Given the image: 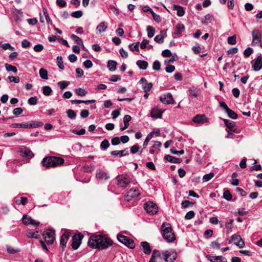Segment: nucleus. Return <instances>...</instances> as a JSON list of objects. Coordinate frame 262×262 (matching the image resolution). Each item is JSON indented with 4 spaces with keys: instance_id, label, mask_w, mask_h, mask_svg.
Here are the masks:
<instances>
[{
    "instance_id": "obj_1",
    "label": "nucleus",
    "mask_w": 262,
    "mask_h": 262,
    "mask_svg": "<svg viewBox=\"0 0 262 262\" xmlns=\"http://www.w3.org/2000/svg\"><path fill=\"white\" fill-rule=\"evenodd\" d=\"M112 241L101 235H92L89 238L88 245L90 247L98 249L107 248L112 245Z\"/></svg>"
},
{
    "instance_id": "obj_2",
    "label": "nucleus",
    "mask_w": 262,
    "mask_h": 262,
    "mask_svg": "<svg viewBox=\"0 0 262 262\" xmlns=\"http://www.w3.org/2000/svg\"><path fill=\"white\" fill-rule=\"evenodd\" d=\"M176 258V252L172 250L165 251L160 253L158 250H155L149 262H173Z\"/></svg>"
},
{
    "instance_id": "obj_3",
    "label": "nucleus",
    "mask_w": 262,
    "mask_h": 262,
    "mask_svg": "<svg viewBox=\"0 0 262 262\" xmlns=\"http://www.w3.org/2000/svg\"><path fill=\"white\" fill-rule=\"evenodd\" d=\"M64 162V160L63 158L54 156L45 157L42 161V165L47 168L61 166Z\"/></svg>"
},
{
    "instance_id": "obj_4",
    "label": "nucleus",
    "mask_w": 262,
    "mask_h": 262,
    "mask_svg": "<svg viewBox=\"0 0 262 262\" xmlns=\"http://www.w3.org/2000/svg\"><path fill=\"white\" fill-rule=\"evenodd\" d=\"M162 235L164 239L168 243H171L176 239L175 235L170 224L163 223L161 226Z\"/></svg>"
},
{
    "instance_id": "obj_5",
    "label": "nucleus",
    "mask_w": 262,
    "mask_h": 262,
    "mask_svg": "<svg viewBox=\"0 0 262 262\" xmlns=\"http://www.w3.org/2000/svg\"><path fill=\"white\" fill-rule=\"evenodd\" d=\"M43 123L40 121H31L29 122L22 123H14L12 124V127L15 128H32L40 127L42 126Z\"/></svg>"
},
{
    "instance_id": "obj_6",
    "label": "nucleus",
    "mask_w": 262,
    "mask_h": 262,
    "mask_svg": "<svg viewBox=\"0 0 262 262\" xmlns=\"http://www.w3.org/2000/svg\"><path fill=\"white\" fill-rule=\"evenodd\" d=\"M116 179L118 186L123 188L126 187L130 182V178L127 174L119 175Z\"/></svg>"
},
{
    "instance_id": "obj_7",
    "label": "nucleus",
    "mask_w": 262,
    "mask_h": 262,
    "mask_svg": "<svg viewBox=\"0 0 262 262\" xmlns=\"http://www.w3.org/2000/svg\"><path fill=\"white\" fill-rule=\"evenodd\" d=\"M252 45L261 46V34L259 29L254 28L252 32Z\"/></svg>"
},
{
    "instance_id": "obj_8",
    "label": "nucleus",
    "mask_w": 262,
    "mask_h": 262,
    "mask_svg": "<svg viewBox=\"0 0 262 262\" xmlns=\"http://www.w3.org/2000/svg\"><path fill=\"white\" fill-rule=\"evenodd\" d=\"M117 239L120 243L125 245L130 249H134L135 247V244L134 241L127 236L122 234H118Z\"/></svg>"
},
{
    "instance_id": "obj_9",
    "label": "nucleus",
    "mask_w": 262,
    "mask_h": 262,
    "mask_svg": "<svg viewBox=\"0 0 262 262\" xmlns=\"http://www.w3.org/2000/svg\"><path fill=\"white\" fill-rule=\"evenodd\" d=\"M44 239L48 245L52 244L55 239V231L53 230H47L43 234Z\"/></svg>"
},
{
    "instance_id": "obj_10",
    "label": "nucleus",
    "mask_w": 262,
    "mask_h": 262,
    "mask_svg": "<svg viewBox=\"0 0 262 262\" xmlns=\"http://www.w3.org/2000/svg\"><path fill=\"white\" fill-rule=\"evenodd\" d=\"M144 208L147 213L151 214H156L158 210L157 205L151 201H148L144 205Z\"/></svg>"
},
{
    "instance_id": "obj_11",
    "label": "nucleus",
    "mask_w": 262,
    "mask_h": 262,
    "mask_svg": "<svg viewBox=\"0 0 262 262\" xmlns=\"http://www.w3.org/2000/svg\"><path fill=\"white\" fill-rule=\"evenodd\" d=\"M83 237V235L80 233L76 234L72 237L71 246L73 249L76 250L78 248L81 243V240Z\"/></svg>"
},
{
    "instance_id": "obj_12",
    "label": "nucleus",
    "mask_w": 262,
    "mask_h": 262,
    "mask_svg": "<svg viewBox=\"0 0 262 262\" xmlns=\"http://www.w3.org/2000/svg\"><path fill=\"white\" fill-rule=\"evenodd\" d=\"M71 233L68 230H65L63 234L62 235L60 240V248L63 251L66 246L67 243L71 236Z\"/></svg>"
},
{
    "instance_id": "obj_13",
    "label": "nucleus",
    "mask_w": 262,
    "mask_h": 262,
    "mask_svg": "<svg viewBox=\"0 0 262 262\" xmlns=\"http://www.w3.org/2000/svg\"><path fill=\"white\" fill-rule=\"evenodd\" d=\"M23 223L25 225H31L34 226H38L40 223L35 220H33L31 217L25 214L22 218Z\"/></svg>"
},
{
    "instance_id": "obj_14",
    "label": "nucleus",
    "mask_w": 262,
    "mask_h": 262,
    "mask_svg": "<svg viewBox=\"0 0 262 262\" xmlns=\"http://www.w3.org/2000/svg\"><path fill=\"white\" fill-rule=\"evenodd\" d=\"M185 30V27L184 24L182 23L178 24L176 26V29L174 32L172 33V36L173 38H179L182 36V33Z\"/></svg>"
},
{
    "instance_id": "obj_15",
    "label": "nucleus",
    "mask_w": 262,
    "mask_h": 262,
    "mask_svg": "<svg viewBox=\"0 0 262 262\" xmlns=\"http://www.w3.org/2000/svg\"><path fill=\"white\" fill-rule=\"evenodd\" d=\"M96 177L100 181H105L110 178L108 173L102 170L101 169H98L96 171Z\"/></svg>"
},
{
    "instance_id": "obj_16",
    "label": "nucleus",
    "mask_w": 262,
    "mask_h": 262,
    "mask_svg": "<svg viewBox=\"0 0 262 262\" xmlns=\"http://www.w3.org/2000/svg\"><path fill=\"white\" fill-rule=\"evenodd\" d=\"M160 100L163 103L165 104H171L174 102L172 96L170 93L161 96Z\"/></svg>"
},
{
    "instance_id": "obj_17",
    "label": "nucleus",
    "mask_w": 262,
    "mask_h": 262,
    "mask_svg": "<svg viewBox=\"0 0 262 262\" xmlns=\"http://www.w3.org/2000/svg\"><path fill=\"white\" fill-rule=\"evenodd\" d=\"M232 241L234 242L235 245L239 248H242L245 246L244 241L242 239L239 235L233 234L231 236Z\"/></svg>"
},
{
    "instance_id": "obj_18",
    "label": "nucleus",
    "mask_w": 262,
    "mask_h": 262,
    "mask_svg": "<svg viewBox=\"0 0 262 262\" xmlns=\"http://www.w3.org/2000/svg\"><path fill=\"white\" fill-rule=\"evenodd\" d=\"M252 67L254 71H258L262 69V56H258L257 58L252 61Z\"/></svg>"
},
{
    "instance_id": "obj_19",
    "label": "nucleus",
    "mask_w": 262,
    "mask_h": 262,
    "mask_svg": "<svg viewBox=\"0 0 262 262\" xmlns=\"http://www.w3.org/2000/svg\"><path fill=\"white\" fill-rule=\"evenodd\" d=\"M141 194L140 190L138 189H130L127 192L126 197L128 198L127 201L129 200V199L136 198Z\"/></svg>"
},
{
    "instance_id": "obj_20",
    "label": "nucleus",
    "mask_w": 262,
    "mask_h": 262,
    "mask_svg": "<svg viewBox=\"0 0 262 262\" xmlns=\"http://www.w3.org/2000/svg\"><path fill=\"white\" fill-rule=\"evenodd\" d=\"M223 121L227 127L232 132H235L236 126L235 123L227 119H223Z\"/></svg>"
},
{
    "instance_id": "obj_21",
    "label": "nucleus",
    "mask_w": 262,
    "mask_h": 262,
    "mask_svg": "<svg viewBox=\"0 0 262 262\" xmlns=\"http://www.w3.org/2000/svg\"><path fill=\"white\" fill-rule=\"evenodd\" d=\"M160 33V34L156 36L154 38V40L158 43H162L163 42L164 39L166 36V31H161Z\"/></svg>"
},
{
    "instance_id": "obj_22",
    "label": "nucleus",
    "mask_w": 262,
    "mask_h": 262,
    "mask_svg": "<svg viewBox=\"0 0 262 262\" xmlns=\"http://www.w3.org/2000/svg\"><path fill=\"white\" fill-rule=\"evenodd\" d=\"M162 112L157 107H155L151 111V117L155 118H161Z\"/></svg>"
},
{
    "instance_id": "obj_23",
    "label": "nucleus",
    "mask_w": 262,
    "mask_h": 262,
    "mask_svg": "<svg viewBox=\"0 0 262 262\" xmlns=\"http://www.w3.org/2000/svg\"><path fill=\"white\" fill-rule=\"evenodd\" d=\"M164 159L173 163H180L182 161L181 159L176 158L169 155H165Z\"/></svg>"
},
{
    "instance_id": "obj_24",
    "label": "nucleus",
    "mask_w": 262,
    "mask_h": 262,
    "mask_svg": "<svg viewBox=\"0 0 262 262\" xmlns=\"http://www.w3.org/2000/svg\"><path fill=\"white\" fill-rule=\"evenodd\" d=\"M141 246L145 254H149L151 253V249L148 243L147 242H142L141 243Z\"/></svg>"
},
{
    "instance_id": "obj_25",
    "label": "nucleus",
    "mask_w": 262,
    "mask_h": 262,
    "mask_svg": "<svg viewBox=\"0 0 262 262\" xmlns=\"http://www.w3.org/2000/svg\"><path fill=\"white\" fill-rule=\"evenodd\" d=\"M200 89L195 87H192L189 89V95L192 97H197L200 94Z\"/></svg>"
},
{
    "instance_id": "obj_26",
    "label": "nucleus",
    "mask_w": 262,
    "mask_h": 262,
    "mask_svg": "<svg viewBox=\"0 0 262 262\" xmlns=\"http://www.w3.org/2000/svg\"><path fill=\"white\" fill-rule=\"evenodd\" d=\"M132 117L128 115H125L123 118L124 127L120 128L122 131L126 129L129 126V122L131 120Z\"/></svg>"
},
{
    "instance_id": "obj_27",
    "label": "nucleus",
    "mask_w": 262,
    "mask_h": 262,
    "mask_svg": "<svg viewBox=\"0 0 262 262\" xmlns=\"http://www.w3.org/2000/svg\"><path fill=\"white\" fill-rule=\"evenodd\" d=\"M208 259L211 262H227V259L222 256H212Z\"/></svg>"
},
{
    "instance_id": "obj_28",
    "label": "nucleus",
    "mask_w": 262,
    "mask_h": 262,
    "mask_svg": "<svg viewBox=\"0 0 262 262\" xmlns=\"http://www.w3.org/2000/svg\"><path fill=\"white\" fill-rule=\"evenodd\" d=\"M206 118L203 115H196L194 117L193 121L199 124H203L206 121Z\"/></svg>"
},
{
    "instance_id": "obj_29",
    "label": "nucleus",
    "mask_w": 262,
    "mask_h": 262,
    "mask_svg": "<svg viewBox=\"0 0 262 262\" xmlns=\"http://www.w3.org/2000/svg\"><path fill=\"white\" fill-rule=\"evenodd\" d=\"M20 152L23 157L32 158L34 156V154L32 153V152L29 149L26 147L20 150Z\"/></svg>"
},
{
    "instance_id": "obj_30",
    "label": "nucleus",
    "mask_w": 262,
    "mask_h": 262,
    "mask_svg": "<svg viewBox=\"0 0 262 262\" xmlns=\"http://www.w3.org/2000/svg\"><path fill=\"white\" fill-rule=\"evenodd\" d=\"M172 7L173 10L177 11V15L178 16H182L184 15L185 10L183 7L177 5H173Z\"/></svg>"
},
{
    "instance_id": "obj_31",
    "label": "nucleus",
    "mask_w": 262,
    "mask_h": 262,
    "mask_svg": "<svg viewBox=\"0 0 262 262\" xmlns=\"http://www.w3.org/2000/svg\"><path fill=\"white\" fill-rule=\"evenodd\" d=\"M107 28L106 24L105 22H102L97 26L96 30L99 33H101L105 32Z\"/></svg>"
},
{
    "instance_id": "obj_32",
    "label": "nucleus",
    "mask_w": 262,
    "mask_h": 262,
    "mask_svg": "<svg viewBox=\"0 0 262 262\" xmlns=\"http://www.w3.org/2000/svg\"><path fill=\"white\" fill-rule=\"evenodd\" d=\"M138 67L142 70H146L148 67V62L145 60H138L136 62Z\"/></svg>"
},
{
    "instance_id": "obj_33",
    "label": "nucleus",
    "mask_w": 262,
    "mask_h": 262,
    "mask_svg": "<svg viewBox=\"0 0 262 262\" xmlns=\"http://www.w3.org/2000/svg\"><path fill=\"white\" fill-rule=\"evenodd\" d=\"M213 20L214 16L210 14H208L205 16L204 18L202 19V23L203 24H208Z\"/></svg>"
},
{
    "instance_id": "obj_34",
    "label": "nucleus",
    "mask_w": 262,
    "mask_h": 262,
    "mask_svg": "<svg viewBox=\"0 0 262 262\" xmlns=\"http://www.w3.org/2000/svg\"><path fill=\"white\" fill-rule=\"evenodd\" d=\"M111 154L113 156H119L120 157L124 156L128 154V152L126 150H114L111 151Z\"/></svg>"
},
{
    "instance_id": "obj_35",
    "label": "nucleus",
    "mask_w": 262,
    "mask_h": 262,
    "mask_svg": "<svg viewBox=\"0 0 262 262\" xmlns=\"http://www.w3.org/2000/svg\"><path fill=\"white\" fill-rule=\"evenodd\" d=\"M117 62L112 60H110L107 62V67L109 70L111 72H113L116 69Z\"/></svg>"
},
{
    "instance_id": "obj_36",
    "label": "nucleus",
    "mask_w": 262,
    "mask_h": 262,
    "mask_svg": "<svg viewBox=\"0 0 262 262\" xmlns=\"http://www.w3.org/2000/svg\"><path fill=\"white\" fill-rule=\"evenodd\" d=\"M39 73L40 77L42 79H45V80H47L48 79V72L46 69H45L43 68H41L39 70Z\"/></svg>"
},
{
    "instance_id": "obj_37",
    "label": "nucleus",
    "mask_w": 262,
    "mask_h": 262,
    "mask_svg": "<svg viewBox=\"0 0 262 262\" xmlns=\"http://www.w3.org/2000/svg\"><path fill=\"white\" fill-rule=\"evenodd\" d=\"M146 30L147 32V36L149 38H151L154 36L155 33V29L150 26H148L146 28Z\"/></svg>"
},
{
    "instance_id": "obj_38",
    "label": "nucleus",
    "mask_w": 262,
    "mask_h": 262,
    "mask_svg": "<svg viewBox=\"0 0 262 262\" xmlns=\"http://www.w3.org/2000/svg\"><path fill=\"white\" fill-rule=\"evenodd\" d=\"M95 100H71V103L72 104H78L84 103L85 104H88L89 103H94L95 102Z\"/></svg>"
},
{
    "instance_id": "obj_39",
    "label": "nucleus",
    "mask_w": 262,
    "mask_h": 262,
    "mask_svg": "<svg viewBox=\"0 0 262 262\" xmlns=\"http://www.w3.org/2000/svg\"><path fill=\"white\" fill-rule=\"evenodd\" d=\"M226 113L227 114L228 116L232 119H236L237 118V114L230 108L227 110V111L226 112Z\"/></svg>"
},
{
    "instance_id": "obj_40",
    "label": "nucleus",
    "mask_w": 262,
    "mask_h": 262,
    "mask_svg": "<svg viewBox=\"0 0 262 262\" xmlns=\"http://www.w3.org/2000/svg\"><path fill=\"white\" fill-rule=\"evenodd\" d=\"M43 94L45 96H50L52 93V90L49 86H45L42 88Z\"/></svg>"
},
{
    "instance_id": "obj_41",
    "label": "nucleus",
    "mask_w": 262,
    "mask_h": 262,
    "mask_svg": "<svg viewBox=\"0 0 262 262\" xmlns=\"http://www.w3.org/2000/svg\"><path fill=\"white\" fill-rule=\"evenodd\" d=\"M75 92L76 94L80 96H84L88 93L86 91L80 88L76 89Z\"/></svg>"
},
{
    "instance_id": "obj_42",
    "label": "nucleus",
    "mask_w": 262,
    "mask_h": 262,
    "mask_svg": "<svg viewBox=\"0 0 262 262\" xmlns=\"http://www.w3.org/2000/svg\"><path fill=\"white\" fill-rule=\"evenodd\" d=\"M223 198L227 201H230L232 198V195L229 190H226L224 192Z\"/></svg>"
},
{
    "instance_id": "obj_43",
    "label": "nucleus",
    "mask_w": 262,
    "mask_h": 262,
    "mask_svg": "<svg viewBox=\"0 0 262 262\" xmlns=\"http://www.w3.org/2000/svg\"><path fill=\"white\" fill-rule=\"evenodd\" d=\"M70 84V82L67 81H61L57 83V85L61 90L64 89Z\"/></svg>"
},
{
    "instance_id": "obj_44",
    "label": "nucleus",
    "mask_w": 262,
    "mask_h": 262,
    "mask_svg": "<svg viewBox=\"0 0 262 262\" xmlns=\"http://www.w3.org/2000/svg\"><path fill=\"white\" fill-rule=\"evenodd\" d=\"M15 203L17 205L22 204L25 205L27 204L28 199L25 197H21L20 199L16 200Z\"/></svg>"
},
{
    "instance_id": "obj_45",
    "label": "nucleus",
    "mask_w": 262,
    "mask_h": 262,
    "mask_svg": "<svg viewBox=\"0 0 262 262\" xmlns=\"http://www.w3.org/2000/svg\"><path fill=\"white\" fill-rule=\"evenodd\" d=\"M214 176L213 172H210L205 174L203 177V182H208Z\"/></svg>"
},
{
    "instance_id": "obj_46",
    "label": "nucleus",
    "mask_w": 262,
    "mask_h": 262,
    "mask_svg": "<svg viewBox=\"0 0 262 262\" xmlns=\"http://www.w3.org/2000/svg\"><path fill=\"white\" fill-rule=\"evenodd\" d=\"M139 42H137L135 43H132L129 45V48L132 51H139Z\"/></svg>"
},
{
    "instance_id": "obj_47",
    "label": "nucleus",
    "mask_w": 262,
    "mask_h": 262,
    "mask_svg": "<svg viewBox=\"0 0 262 262\" xmlns=\"http://www.w3.org/2000/svg\"><path fill=\"white\" fill-rule=\"evenodd\" d=\"M153 135L151 133L149 134L146 137L145 140L143 143V148H145L148 145V142L152 138Z\"/></svg>"
},
{
    "instance_id": "obj_48",
    "label": "nucleus",
    "mask_w": 262,
    "mask_h": 262,
    "mask_svg": "<svg viewBox=\"0 0 262 262\" xmlns=\"http://www.w3.org/2000/svg\"><path fill=\"white\" fill-rule=\"evenodd\" d=\"M71 38L73 39L75 42H76L78 45H83V41L81 39L76 35L73 34L71 35Z\"/></svg>"
},
{
    "instance_id": "obj_49",
    "label": "nucleus",
    "mask_w": 262,
    "mask_h": 262,
    "mask_svg": "<svg viewBox=\"0 0 262 262\" xmlns=\"http://www.w3.org/2000/svg\"><path fill=\"white\" fill-rule=\"evenodd\" d=\"M38 231H36L35 232H32L30 231L27 232V237L29 238H37L38 236Z\"/></svg>"
},
{
    "instance_id": "obj_50",
    "label": "nucleus",
    "mask_w": 262,
    "mask_h": 262,
    "mask_svg": "<svg viewBox=\"0 0 262 262\" xmlns=\"http://www.w3.org/2000/svg\"><path fill=\"white\" fill-rule=\"evenodd\" d=\"M67 113L68 117L70 119H75L76 117V112L72 110H68L67 111Z\"/></svg>"
},
{
    "instance_id": "obj_51",
    "label": "nucleus",
    "mask_w": 262,
    "mask_h": 262,
    "mask_svg": "<svg viewBox=\"0 0 262 262\" xmlns=\"http://www.w3.org/2000/svg\"><path fill=\"white\" fill-rule=\"evenodd\" d=\"M83 15V12L81 10H77L71 13V16L74 18H78L81 17Z\"/></svg>"
},
{
    "instance_id": "obj_52",
    "label": "nucleus",
    "mask_w": 262,
    "mask_h": 262,
    "mask_svg": "<svg viewBox=\"0 0 262 262\" xmlns=\"http://www.w3.org/2000/svg\"><path fill=\"white\" fill-rule=\"evenodd\" d=\"M236 36L235 35H233L232 36H230L228 38V43L231 45H234L236 43Z\"/></svg>"
},
{
    "instance_id": "obj_53",
    "label": "nucleus",
    "mask_w": 262,
    "mask_h": 262,
    "mask_svg": "<svg viewBox=\"0 0 262 262\" xmlns=\"http://www.w3.org/2000/svg\"><path fill=\"white\" fill-rule=\"evenodd\" d=\"M5 67L7 71H12L14 73H16L17 71V70L15 67L9 64L8 63L5 64Z\"/></svg>"
},
{
    "instance_id": "obj_54",
    "label": "nucleus",
    "mask_w": 262,
    "mask_h": 262,
    "mask_svg": "<svg viewBox=\"0 0 262 262\" xmlns=\"http://www.w3.org/2000/svg\"><path fill=\"white\" fill-rule=\"evenodd\" d=\"M110 146V143L106 139H104L100 144V146L101 149L105 150L106 149Z\"/></svg>"
},
{
    "instance_id": "obj_55",
    "label": "nucleus",
    "mask_w": 262,
    "mask_h": 262,
    "mask_svg": "<svg viewBox=\"0 0 262 262\" xmlns=\"http://www.w3.org/2000/svg\"><path fill=\"white\" fill-rule=\"evenodd\" d=\"M37 98L36 97H31L29 98L28 102L30 105H36L37 103Z\"/></svg>"
},
{
    "instance_id": "obj_56",
    "label": "nucleus",
    "mask_w": 262,
    "mask_h": 262,
    "mask_svg": "<svg viewBox=\"0 0 262 262\" xmlns=\"http://www.w3.org/2000/svg\"><path fill=\"white\" fill-rule=\"evenodd\" d=\"M152 88V84L151 82L146 83L145 85L143 86V89L145 92H149Z\"/></svg>"
},
{
    "instance_id": "obj_57",
    "label": "nucleus",
    "mask_w": 262,
    "mask_h": 262,
    "mask_svg": "<svg viewBox=\"0 0 262 262\" xmlns=\"http://www.w3.org/2000/svg\"><path fill=\"white\" fill-rule=\"evenodd\" d=\"M57 64L58 67L60 69H63L64 66L63 64V61H62V57L61 56H58L57 58Z\"/></svg>"
},
{
    "instance_id": "obj_58",
    "label": "nucleus",
    "mask_w": 262,
    "mask_h": 262,
    "mask_svg": "<svg viewBox=\"0 0 262 262\" xmlns=\"http://www.w3.org/2000/svg\"><path fill=\"white\" fill-rule=\"evenodd\" d=\"M161 68V63L158 60H156L154 62L152 68L155 70L159 71Z\"/></svg>"
},
{
    "instance_id": "obj_59",
    "label": "nucleus",
    "mask_w": 262,
    "mask_h": 262,
    "mask_svg": "<svg viewBox=\"0 0 262 262\" xmlns=\"http://www.w3.org/2000/svg\"><path fill=\"white\" fill-rule=\"evenodd\" d=\"M139 149L140 147L138 145H134L130 148V152L133 154H136L139 150Z\"/></svg>"
},
{
    "instance_id": "obj_60",
    "label": "nucleus",
    "mask_w": 262,
    "mask_h": 262,
    "mask_svg": "<svg viewBox=\"0 0 262 262\" xmlns=\"http://www.w3.org/2000/svg\"><path fill=\"white\" fill-rule=\"evenodd\" d=\"M194 212L193 211H190L188 212L185 216L186 220H190L194 216Z\"/></svg>"
},
{
    "instance_id": "obj_61",
    "label": "nucleus",
    "mask_w": 262,
    "mask_h": 262,
    "mask_svg": "<svg viewBox=\"0 0 262 262\" xmlns=\"http://www.w3.org/2000/svg\"><path fill=\"white\" fill-rule=\"evenodd\" d=\"M21 46L24 48H27L30 46L31 43L27 39H24L21 41Z\"/></svg>"
},
{
    "instance_id": "obj_62",
    "label": "nucleus",
    "mask_w": 262,
    "mask_h": 262,
    "mask_svg": "<svg viewBox=\"0 0 262 262\" xmlns=\"http://www.w3.org/2000/svg\"><path fill=\"white\" fill-rule=\"evenodd\" d=\"M253 49L251 48L248 47L244 51V55L246 57H249L252 53Z\"/></svg>"
},
{
    "instance_id": "obj_63",
    "label": "nucleus",
    "mask_w": 262,
    "mask_h": 262,
    "mask_svg": "<svg viewBox=\"0 0 262 262\" xmlns=\"http://www.w3.org/2000/svg\"><path fill=\"white\" fill-rule=\"evenodd\" d=\"M83 65L86 68L89 69L92 68L93 64L91 60L88 59L84 61Z\"/></svg>"
},
{
    "instance_id": "obj_64",
    "label": "nucleus",
    "mask_w": 262,
    "mask_h": 262,
    "mask_svg": "<svg viewBox=\"0 0 262 262\" xmlns=\"http://www.w3.org/2000/svg\"><path fill=\"white\" fill-rule=\"evenodd\" d=\"M175 70V67L172 65H168L166 68L165 70L167 73H171L173 72Z\"/></svg>"
}]
</instances>
